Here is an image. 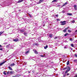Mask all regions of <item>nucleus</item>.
<instances>
[{
	"instance_id": "1a4fd4ad",
	"label": "nucleus",
	"mask_w": 77,
	"mask_h": 77,
	"mask_svg": "<svg viewBox=\"0 0 77 77\" xmlns=\"http://www.w3.org/2000/svg\"><path fill=\"white\" fill-rule=\"evenodd\" d=\"M8 69H9L10 70H11V71H12V69L11 68V66H8Z\"/></svg>"
},
{
	"instance_id": "de8ad7c7",
	"label": "nucleus",
	"mask_w": 77,
	"mask_h": 77,
	"mask_svg": "<svg viewBox=\"0 0 77 77\" xmlns=\"http://www.w3.org/2000/svg\"><path fill=\"white\" fill-rule=\"evenodd\" d=\"M28 15L29 16L30 14H29V13H28Z\"/></svg>"
},
{
	"instance_id": "9d476101",
	"label": "nucleus",
	"mask_w": 77,
	"mask_h": 77,
	"mask_svg": "<svg viewBox=\"0 0 77 77\" xmlns=\"http://www.w3.org/2000/svg\"><path fill=\"white\" fill-rule=\"evenodd\" d=\"M0 47H2V46L1 45H0ZM0 50H1V51H2L3 50V48H0Z\"/></svg>"
},
{
	"instance_id": "79ce46f5",
	"label": "nucleus",
	"mask_w": 77,
	"mask_h": 77,
	"mask_svg": "<svg viewBox=\"0 0 77 77\" xmlns=\"http://www.w3.org/2000/svg\"><path fill=\"white\" fill-rule=\"evenodd\" d=\"M29 16V17H30V18H32V15H30Z\"/></svg>"
},
{
	"instance_id": "cd10ccee",
	"label": "nucleus",
	"mask_w": 77,
	"mask_h": 77,
	"mask_svg": "<svg viewBox=\"0 0 77 77\" xmlns=\"http://www.w3.org/2000/svg\"><path fill=\"white\" fill-rule=\"evenodd\" d=\"M70 41H72V38H70Z\"/></svg>"
},
{
	"instance_id": "f257e3e1",
	"label": "nucleus",
	"mask_w": 77,
	"mask_h": 77,
	"mask_svg": "<svg viewBox=\"0 0 77 77\" xmlns=\"http://www.w3.org/2000/svg\"><path fill=\"white\" fill-rule=\"evenodd\" d=\"M68 68H69V69L67 70H66V71L65 72V73H66H66H68V72L69 71H70L71 69H70V67H69V66H68Z\"/></svg>"
},
{
	"instance_id": "49530a36",
	"label": "nucleus",
	"mask_w": 77,
	"mask_h": 77,
	"mask_svg": "<svg viewBox=\"0 0 77 77\" xmlns=\"http://www.w3.org/2000/svg\"><path fill=\"white\" fill-rule=\"evenodd\" d=\"M12 77H16V75H15V76H13Z\"/></svg>"
},
{
	"instance_id": "39448f33",
	"label": "nucleus",
	"mask_w": 77,
	"mask_h": 77,
	"mask_svg": "<svg viewBox=\"0 0 77 77\" xmlns=\"http://www.w3.org/2000/svg\"><path fill=\"white\" fill-rule=\"evenodd\" d=\"M14 71H11L10 72V74H14Z\"/></svg>"
},
{
	"instance_id": "4468645a",
	"label": "nucleus",
	"mask_w": 77,
	"mask_h": 77,
	"mask_svg": "<svg viewBox=\"0 0 77 77\" xmlns=\"http://www.w3.org/2000/svg\"><path fill=\"white\" fill-rule=\"evenodd\" d=\"M47 48H48V45H46V46L44 47L45 49H47Z\"/></svg>"
},
{
	"instance_id": "72a5a7b5",
	"label": "nucleus",
	"mask_w": 77,
	"mask_h": 77,
	"mask_svg": "<svg viewBox=\"0 0 77 77\" xmlns=\"http://www.w3.org/2000/svg\"><path fill=\"white\" fill-rule=\"evenodd\" d=\"M66 77V75L64 74L63 75V77Z\"/></svg>"
},
{
	"instance_id": "dca6fc26",
	"label": "nucleus",
	"mask_w": 77,
	"mask_h": 77,
	"mask_svg": "<svg viewBox=\"0 0 77 77\" xmlns=\"http://www.w3.org/2000/svg\"><path fill=\"white\" fill-rule=\"evenodd\" d=\"M52 3H53V2H57V0H54L52 2Z\"/></svg>"
},
{
	"instance_id": "aec40b11",
	"label": "nucleus",
	"mask_w": 77,
	"mask_h": 77,
	"mask_svg": "<svg viewBox=\"0 0 77 77\" xmlns=\"http://www.w3.org/2000/svg\"><path fill=\"white\" fill-rule=\"evenodd\" d=\"M10 45V44H9V45H7L6 46V47L7 48H9V46Z\"/></svg>"
},
{
	"instance_id": "37998d69",
	"label": "nucleus",
	"mask_w": 77,
	"mask_h": 77,
	"mask_svg": "<svg viewBox=\"0 0 77 77\" xmlns=\"http://www.w3.org/2000/svg\"><path fill=\"white\" fill-rule=\"evenodd\" d=\"M41 57H44V56L42 55H41Z\"/></svg>"
},
{
	"instance_id": "a18cd8bd",
	"label": "nucleus",
	"mask_w": 77,
	"mask_h": 77,
	"mask_svg": "<svg viewBox=\"0 0 77 77\" xmlns=\"http://www.w3.org/2000/svg\"><path fill=\"white\" fill-rule=\"evenodd\" d=\"M69 73H67V75H69Z\"/></svg>"
},
{
	"instance_id": "4be33fe9",
	"label": "nucleus",
	"mask_w": 77,
	"mask_h": 77,
	"mask_svg": "<svg viewBox=\"0 0 77 77\" xmlns=\"http://www.w3.org/2000/svg\"><path fill=\"white\" fill-rule=\"evenodd\" d=\"M35 53L36 54H38V53L37 52V51H35Z\"/></svg>"
},
{
	"instance_id": "603ef678",
	"label": "nucleus",
	"mask_w": 77,
	"mask_h": 77,
	"mask_svg": "<svg viewBox=\"0 0 77 77\" xmlns=\"http://www.w3.org/2000/svg\"><path fill=\"white\" fill-rule=\"evenodd\" d=\"M76 62H77V60H76Z\"/></svg>"
},
{
	"instance_id": "bb28decb",
	"label": "nucleus",
	"mask_w": 77,
	"mask_h": 77,
	"mask_svg": "<svg viewBox=\"0 0 77 77\" xmlns=\"http://www.w3.org/2000/svg\"><path fill=\"white\" fill-rule=\"evenodd\" d=\"M68 32L69 33H71V30H68Z\"/></svg>"
},
{
	"instance_id": "ea45409f",
	"label": "nucleus",
	"mask_w": 77,
	"mask_h": 77,
	"mask_svg": "<svg viewBox=\"0 0 77 77\" xmlns=\"http://www.w3.org/2000/svg\"><path fill=\"white\" fill-rule=\"evenodd\" d=\"M54 38L55 39H57V37H55V38Z\"/></svg>"
},
{
	"instance_id": "f8f14e48",
	"label": "nucleus",
	"mask_w": 77,
	"mask_h": 77,
	"mask_svg": "<svg viewBox=\"0 0 77 77\" xmlns=\"http://www.w3.org/2000/svg\"><path fill=\"white\" fill-rule=\"evenodd\" d=\"M4 33V31H1L0 32V36L2 35V34H3Z\"/></svg>"
},
{
	"instance_id": "a211bd4d",
	"label": "nucleus",
	"mask_w": 77,
	"mask_h": 77,
	"mask_svg": "<svg viewBox=\"0 0 77 77\" xmlns=\"http://www.w3.org/2000/svg\"><path fill=\"white\" fill-rule=\"evenodd\" d=\"M68 35H69V34L68 33H66V34H65L64 35V36H66Z\"/></svg>"
},
{
	"instance_id": "c756f323",
	"label": "nucleus",
	"mask_w": 77,
	"mask_h": 77,
	"mask_svg": "<svg viewBox=\"0 0 77 77\" xmlns=\"http://www.w3.org/2000/svg\"><path fill=\"white\" fill-rule=\"evenodd\" d=\"M71 46L72 47H74V45L73 44H71Z\"/></svg>"
},
{
	"instance_id": "f3484780",
	"label": "nucleus",
	"mask_w": 77,
	"mask_h": 77,
	"mask_svg": "<svg viewBox=\"0 0 77 77\" xmlns=\"http://www.w3.org/2000/svg\"><path fill=\"white\" fill-rule=\"evenodd\" d=\"M23 2V0H19L18 1V3H21Z\"/></svg>"
},
{
	"instance_id": "412c9836",
	"label": "nucleus",
	"mask_w": 77,
	"mask_h": 77,
	"mask_svg": "<svg viewBox=\"0 0 77 77\" xmlns=\"http://www.w3.org/2000/svg\"><path fill=\"white\" fill-rule=\"evenodd\" d=\"M63 32H64V33H65V32H66V29H64L63 30Z\"/></svg>"
},
{
	"instance_id": "ddd939ff",
	"label": "nucleus",
	"mask_w": 77,
	"mask_h": 77,
	"mask_svg": "<svg viewBox=\"0 0 77 77\" xmlns=\"http://www.w3.org/2000/svg\"><path fill=\"white\" fill-rule=\"evenodd\" d=\"M29 51H26L25 53L26 54H28V53H29Z\"/></svg>"
},
{
	"instance_id": "2eb2a0df",
	"label": "nucleus",
	"mask_w": 77,
	"mask_h": 77,
	"mask_svg": "<svg viewBox=\"0 0 77 77\" xmlns=\"http://www.w3.org/2000/svg\"><path fill=\"white\" fill-rule=\"evenodd\" d=\"M52 36H53V35L51 34H50L49 35L50 38H52Z\"/></svg>"
},
{
	"instance_id": "6e6552de",
	"label": "nucleus",
	"mask_w": 77,
	"mask_h": 77,
	"mask_svg": "<svg viewBox=\"0 0 77 77\" xmlns=\"http://www.w3.org/2000/svg\"><path fill=\"white\" fill-rule=\"evenodd\" d=\"M11 66H15V63H13L10 64Z\"/></svg>"
},
{
	"instance_id": "20e7f679",
	"label": "nucleus",
	"mask_w": 77,
	"mask_h": 77,
	"mask_svg": "<svg viewBox=\"0 0 77 77\" xmlns=\"http://www.w3.org/2000/svg\"><path fill=\"white\" fill-rule=\"evenodd\" d=\"M13 41H14L15 42H17L18 41V38H16V39H14L13 40Z\"/></svg>"
},
{
	"instance_id": "4c0bfd02",
	"label": "nucleus",
	"mask_w": 77,
	"mask_h": 77,
	"mask_svg": "<svg viewBox=\"0 0 77 77\" xmlns=\"http://www.w3.org/2000/svg\"><path fill=\"white\" fill-rule=\"evenodd\" d=\"M68 28H69V27H67V28H66L65 29L66 30H67V29H68Z\"/></svg>"
},
{
	"instance_id": "7c9ffc66",
	"label": "nucleus",
	"mask_w": 77,
	"mask_h": 77,
	"mask_svg": "<svg viewBox=\"0 0 77 77\" xmlns=\"http://www.w3.org/2000/svg\"><path fill=\"white\" fill-rule=\"evenodd\" d=\"M3 74H4V75H6V73L5 72H3Z\"/></svg>"
},
{
	"instance_id": "2f4dec72",
	"label": "nucleus",
	"mask_w": 77,
	"mask_h": 77,
	"mask_svg": "<svg viewBox=\"0 0 77 77\" xmlns=\"http://www.w3.org/2000/svg\"><path fill=\"white\" fill-rule=\"evenodd\" d=\"M67 4H68V3L67 2H66L64 4L65 5H67Z\"/></svg>"
},
{
	"instance_id": "c9c22d12",
	"label": "nucleus",
	"mask_w": 77,
	"mask_h": 77,
	"mask_svg": "<svg viewBox=\"0 0 77 77\" xmlns=\"http://www.w3.org/2000/svg\"><path fill=\"white\" fill-rule=\"evenodd\" d=\"M57 21H60V20L59 19H57Z\"/></svg>"
},
{
	"instance_id": "a878e982",
	"label": "nucleus",
	"mask_w": 77,
	"mask_h": 77,
	"mask_svg": "<svg viewBox=\"0 0 77 77\" xmlns=\"http://www.w3.org/2000/svg\"><path fill=\"white\" fill-rule=\"evenodd\" d=\"M72 23H75V20H72Z\"/></svg>"
},
{
	"instance_id": "e433bc0d",
	"label": "nucleus",
	"mask_w": 77,
	"mask_h": 77,
	"mask_svg": "<svg viewBox=\"0 0 77 77\" xmlns=\"http://www.w3.org/2000/svg\"><path fill=\"white\" fill-rule=\"evenodd\" d=\"M74 62H77L76 60H74Z\"/></svg>"
},
{
	"instance_id": "423d86ee",
	"label": "nucleus",
	"mask_w": 77,
	"mask_h": 77,
	"mask_svg": "<svg viewBox=\"0 0 77 77\" xmlns=\"http://www.w3.org/2000/svg\"><path fill=\"white\" fill-rule=\"evenodd\" d=\"M74 8L75 10H77V6L76 5H74Z\"/></svg>"
},
{
	"instance_id": "58836bf2",
	"label": "nucleus",
	"mask_w": 77,
	"mask_h": 77,
	"mask_svg": "<svg viewBox=\"0 0 77 77\" xmlns=\"http://www.w3.org/2000/svg\"><path fill=\"white\" fill-rule=\"evenodd\" d=\"M56 17H58V14H57L55 15Z\"/></svg>"
},
{
	"instance_id": "f704fd0d",
	"label": "nucleus",
	"mask_w": 77,
	"mask_h": 77,
	"mask_svg": "<svg viewBox=\"0 0 77 77\" xmlns=\"http://www.w3.org/2000/svg\"><path fill=\"white\" fill-rule=\"evenodd\" d=\"M7 74H9V72H7Z\"/></svg>"
},
{
	"instance_id": "393cba45",
	"label": "nucleus",
	"mask_w": 77,
	"mask_h": 77,
	"mask_svg": "<svg viewBox=\"0 0 77 77\" xmlns=\"http://www.w3.org/2000/svg\"><path fill=\"white\" fill-rule=\"evenodd\" d=\"M67 15H72V14L69 13H67Z\"/></svg>"
},
{
	"instance_id": "09e8293b",
	"label": "nucleus",
	"mask_w": 77,
	"mask_h": 77,
	"mask_svg": "<svg viewBox=\"0 0 77 77\" xmlns=\"http://www.w3.org/2000/svg\"><path fill=\"white\" fill-rule=\"evenodd\" d=\"M43 26H44H44H45V24L43 25Z\"/></svg>"
},
{
	"instance_id": "f03ea898",
	"label": "nucleus",
	"mask_w": 77,
	"mask_h": 77,
	"mask_svg": "<svg viewBox=\"0 0 77 77\" xmlns=\"http://www.w3.org/2000/svg\"><path fill=\"white\" fill-rule=\"evenodd\" d=\"M66 21H64L63 22L61 21L60 23H62L61 24V25H65V24H66V23H66Z\"/></svg>"
},
{
	"instance_id": "7ed1b4c3",
	"label": "nucleus",
	"mask_w": 77,
	"mask_h": 77,
	"mask_svg": "<svg viewBox=\"0 0 77 77\" xmlns=\"http://www.w3.org/2000/svg\"><path fill=\"white\" fill-rule=\"evenodd\" d=\"M43 2H44V0H39V2H38L37 4H40V3H41Z\"/></svg>"
},
{
	"instance_id": "473e14b6",
	"label": "nucleus",
	"mask_w": 77,
	"mask_h": 77,
	"mask_svg": "<svg viewBox=\"0 0 77 77\" xmlns=\"http://www.w3.org/2000/svg\"><path fill=\"white\" fill-rule=\"evenodd\" d=\"M75 57H77V55L76 54H75Z\"/></svg>"
},
{
	"instance_id": "9b49d317",
	"label": "nucleus",
	"mask_w": 77,
	"mask_h": 77,
	"mask_svg": "<svg viewBox=\"0 0 77 77\" xmlns=\"http://www.w3.org/2000/svg\"><path fill=\"white\" fill-rule=\"evenodd\" d=\"M20 32H24V30L23 29H21L20 30Z\"/></svg>"
},
{
	"instance_id": "6ab92c4d",
	"label": "nucleus",
	"mask_w": 77,
	"mask_h": 77,
	"mask_svg": "<svg viewBox=\"0 0 77 77\" xmlns=\"http://www.w3.org/2000/svg\"><path fill=\"white\" fill-rule=\"evenodd\" d=\"M23 34H24V35H25V36H26V35H27V33H26V32H24L23 33Z\"/></svg>"
},
{
	"instance_id": "0eeeda50",
	"label": "nucleus",
	"mask_w": 77,
	"mask_h": 77,
	"mask_svg": "<svg viewBox=\"0 0 77 77\" xmlns=\"http://www.w3.org/2000/svg\"><path fill=\"white\" fill-rule=\"evenodd\" d=\"M5 62H6V61H4V62H3L2 63H1L0 64V66H1V65H3V64H4V63H5Z\"/></svg>"
},
{
	"instance_id": "3c124183",
	"label": "nucleus",
	"mask_w": 77,
	"mask_h": 77,
	"mask_svg": "<svg viewBox=\"0 0 77 77\" xmlns=\"http://www.w3.org/2000/svg\"><path fill=\"white\" fill-rule=\"evenodd\" d=\"M75 32H77V30H76L75 31Z\"/></svg>"
},
{
	"instance_id": "c03bdc74",
	"label": "nucleus",
	"mask_w": 77,
	"mask_h": 77,
	"mask_svg": "<svg viewBox=\"0 0 77 77\" xmlns=\"http://www.w3.org/2000/svg\"><path fill=\"white\" fill-rule=\"evenodd\" d=\"M74 77H77V75H75V76Z\"/></svg>"
},
{
	"instance_id": "c85d7f7f",
	"label": "nucleus",
	"mask_w": 77,
	"mask_h": 77,
	"mask_svg": "<svg viewBox=\"0 0 77 77\" xmlns=\"http://www.w3.org/2000/svg\"><path fill=\"white\" fill-rule=\"evenodd\" d=\"M66 69H67V67L64 68L63 69V70H65Z\"/></svg>"
},
{
	"instance_id": "8fccbe9b",
	"label": "nucleus",
	"mask_w": 77,
	"mask_h": 77,
	"mask_svg": "<svg viewBox=\"0 0 77 77\" xmlns=\"http://www.w3.org/2000/svg\"><path fill=\"white\" fill-rule=\"evenodd\" d=\"M30 72H28V73L29 74V73H30Z\"/></svg>"
},
{
	"instance_id": "a19ab883",
	"label": "nucleus",
	"mask_w": 77,
	"mask_h": 77,
	"mask_svg": "<svg viewBox=\"0 0 77 77\" xmlns=\"http://www.w3.org/2000/svg\"><path fill=\"white\" fill-rule=\"evenodd\" d=\"M65 6V5L64 4L62 6V7H63V6Z\"/></svg>"
},
{
	"instance_id": "b1692460",
	"label": "nucleus",
	"mask_w": 77,
	"mask_h": 77,
	"mask_svg": "<svg viewBox=\"0 0 77 77\" xmlns=\"http://www.w3.org/2000/svg\"><path fill=\"white\" fill-rule=\"evenodd\" d=\"M35 45H38V43H35Z\"/></svg>"
},
{
	"instance_id": "5701e85b",
	"label": "nucleus",
	"mask_w": 77,
	"mask_h": 77,
	"mask_svg": "<svg viewBox=\"0 0 77 77\" xmlns=\"http://www.w3.org/2000/svg\"><path fill=\"white\" fill-rule=\"evenodd\" d=\"M69 61H68L67 63V65H69Z\"/></svg>"
}]
</instances>
